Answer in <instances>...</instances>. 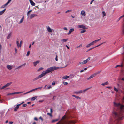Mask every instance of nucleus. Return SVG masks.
Listing matches in <instances>:
<instances>
[{"label": "nucleus", "mask_w": 124, "mask_h": 124, "mask_svg": "<svg viewBox=\"0 0 124 124\" xmlns=\"http://www.w3.org/2000/svg\"><path fill=\"white\" fill-rule=\"evenodd\" d=\"M60 68L59 67H56L54 66L50 67L48 68L47 70L43 72L40 75H39L37 77L35 78L32 80L33 81H35L40 78L43 77L45 75L54 70Z\"/></svg>", "instance_id": "f257e3e1"}, {"label": "nucleus", "mask_w": 124, "mask_h": 124, "mask_svg": "<svg viewBox=\"0 0 124 124\" xmlns=\"http://www.w3.org/2000/svg\"><path fill=\"white\" fill-rule=\"evenodd\" d=\"M109 124H121V121L119 120L116 119L115 120L111 119Z\"/></svg>", "instance_id": "f03ea898"}, {"label": "nucleus", "mask_w": 124, "mask_h": 124, "mask_svg": "<svg viewBox=\"0 0 124 124\" xmlns=\"http://www.w3.org/2000/svg\"><path fill=\"white\" fill-rule=\"evenodd\" d=\"M90 58L89 57L86 60L81 61L79 62L78 65H82L85 64L88 62L90 60Z\"/></svg>", "instance_id": "7ed1b4c3"}, {"label": "nucleus", "mask_w": 124, "mask_h": 124, "mask_svg": "<svg viewBox=\"0 0 124 124\" xmlns=\"http://www.w3.org/2000/svg\"><path fill=\"white\" fill-rule=\"evenodd\" d=\"M123 17H124V18L123 21V24L122 26V33L123 35H124V14L122 16H121L119 18L118 21H119Z\"/></svg>", "instance_id": "20e7f679"}, {"label": "nucleus", "mask_w": 124, "mask_h": 124, "mask_svg": "<svg viewBox=\"0 0 124 124\" xmlns=\"http://www.w3.org/2000/svg\"><path fill=\"white\" fill-rule=\"evenodd\" d=\"M101 39V38H100L99 39L95 40L94 41L92 42H91L90 43L91 45H93L95 43H96V42L99 41Z\"/></svg>", "instance_id": "39448f33"}, {"label": "nucleus", "mask_w": 124, "mask_h": 124, "mask_svg": "<svg viewBox=\"0 0 124 124\" xmlns=\"http://www.w3.org/2000/svg\"><path fill=\"white\" fill-rule=\"evenodd\" d=\"M12 83V82H10V83H7L4 86L2 87V89H4L5 88L7 87L9 85H11Z\"/></svg>", "instance_id": "423d86ee"}, {"label": "nucleus", "mask_w": 124, "mask_h": 124, "mask_svg": "<svg viewBox=\"0 0 124 124\" xmlns=\"http://www.w3.org/2000/svg\"><path fill=\"white\" fill-rule=\"evenodd\" d=\"M77 121L75 120H70L68 122V124H74L76 123Z\"/></svg>", "instance_id": "0eeeda50"}, {"label": "nucleus", "mask_w": 124, "mask_h": 124, "mask_svg": "<svg viewBox=\"0 0 124 124\" xmlns=\"http://www.w3.org/2000/svg\"><path fill=\"white\" fill-rule=\"evenodd\" d=\"M102 43L100 44H99V45H97V46H96L94 47H92V48H90V49H89V50H88L87 51V52H88V51H89L94 49V48H96V47H97L100 46H101V45H102V44H103V43Z\"/></svg>", "instance_id": "6e6552de"}, {"label": "nucleus", "mask_w": 124, "mask_h": 124, "mask_svg": "<svg viewBox=\"0 0 124 124\" xmlns=\"http://www.w3.org/2000/svg\"><path fill=\"white\" fill-rule=\"evenodd\" d=\"M97 74V73H94V74H93L89 78H87V79L88 80L90 79L91 78L94 77Z\"/></svg>", "instance_id": "1a4fd4ad"}, {"label": "nucleus", "mask_w": 124, "mask_h": 124, "mask_svg": "<svg viewBox=\"0 0 124 124\" xmlns=\"http://www.w3.org/2000/svg\"><path fill=\"white\" fill-rule=\"evenodd\" d=\"M83 92V91L82 90H80L77 91H75L74 92V93L76 94H78L81 93Z\"/></svg>", "instance_id": "9d476101"}, {"label": "nucleus", "mask_w": 124, "mask_h": 124, "mask_svg": "<svg viewBox=\"0 0 124 124\" xmlns=\"http://www.w3.org/2000/svg\"><path fill=\"white\" fill-rule=\"evenodd\" d=\"M78 28H83V29H87V28H86L85 26L83 25H78Z\"/></svg>", "instance_id": "9b49d317"}, {"label": "nucleus", "mask_w": 124, "mask_h": 124, "mask_svg": "<svg viewBox=\"0 0 124 124\" xmlns=\"http://www.w3.org/2000/svg\"><path fill=\"white\" fill-rule=\"evenodd\" d=\"M46 27L47 31L49 32H51L52 31V30L49 26H46Z\"/></svg>", "instance_id": "f8f14e48"}, {"label": "nucleus", "mask_w": 124, "mask_h": 124, "mask_svg": "<svg viewBox=\"0 0 124 124\" xmlns=\"http://www.w3.org/2000/svg\"><path fill=\"white\" fill-rule=\"evenodd\" d=\"M20 104H18L16 106L15 108V109L14 110V111H17V109L20 106Z\"/></svg>", "instance_id": "ddd939ff"}, {"label": "nucleus", "mask_w": 124, "mask_h": 124, "mask_svg": "<svg viewBox=\"0 0 124 124\" xmlns=\"http://www.w3.org/2000/svg\"><path fill=\"white\" fill-rule=\"evenodd\" d=\"M37 16V14H31L30 16V17L31 19H32L35 16Z\"/></svg>", "instance_id": "4468645a"}, {"label": "nucleus", "mask_w": 124, "mask_h": 124, "mask_svg": "<svg viewBox=\"0 0 124 124\" xmlns=\"http://www.w3.org/2000/svg\"><path fill=\"white\" fill-rule=\"evenodd\" d=\"M74 31V29L73 28H71L70 29L69 32L68 33V35H69L70 34L71 32L73 31Z\"/></svg>", "instance_id": "2eb2a0df"}, {"label": "nucleus", "mask_w": 124, "mask_h": 124, "mask_svg": "<svg viewBox=\"0 0 124 124\" xmlns=\"http://www.w3.org/2000/svg\"><path fill=\"white\" fill-rule=\"evenodd\" d=\"M81 14L83 16H85L86 15L85 11L84 10L82 11Z\"/></svg>", "instance_id": "dca6fc26"}, {"label": "nucleus", "mask_w": 124, "mask_h": 124, "mask_svg": "<svg viewBox=\"0 0 124 124\" xmlns=\"http://www.w3.org/2000/svg\"><path fill=\"white\" fill-rule=\"evenodd\" d=\"M109 83L108 81H107L105 83H102L101 85L102 86H105L108 84Z\"/></svg>", "instance_id": "f3484780"}, {"label": "nucleus", "mask_w": 124, "mask_h": 124, "mask_svg": "<svg viewBox=\"0 0 124 124\" xmlns=\"http://www.w3.org/2000/svg\"><path fill=\"white\" fill-rule=\"evenodd\" d=\"M40 62L39 61H36V62H34L33 63V64L34 66H36L37 64L39 63Z\"/></svg>", "instance_id": "a211bd4d"}, {"label": "nucleus", "mask_w": 124, "mask_h": 124, "mask_svg": "<svg viewBox=\"0 0 124 124\" xmlns=\"http://www.w3.org/2000/svg\"><path fill=\"white\" fill-rule=\"evenodd\" d=\"M7 68L9 70H11L13 68L10 65H7Z\"/></svg>", "instance_id": "6ab92c4d"}, {"label": "nucleus", "mask_w": 124, "mask_h": 124, "mask_svg": "<svg viewBox=\"0 0 124 124\" xmlns=\"http://www.w3.org/2000/svg\"><path fill=\"white\" fill-rule=\"evenodd\" d=\"M123 63L122 64L120 65H117L115 67V68H116L117 67H123Z\"/></svg>", "instance_id": "aec40b11"}, {"label": "nucleus", "mask_w": 124, "mask_h": 124, "mask_svg": "<svg viewBox=\"0 0 124 124\" xmlns=\"http://www.w3.org/2000/svg\"><path fill=\"white\" fill-rule=\"evenodd\" d=\"M12 33L10 32L8 36L7 37V39H9L11 36Z\"/></svg>", "instance_id": "412c9836"}, {"label": "nucleus", "mask_w": 124, "mask_h": 124, "mask_svg": "<svg viewBox=\"0 0 124 124\" xmlns=\"http://www.w3.org/2000/svg\"><path fill=\"white\" fill-rule=\"evenodd\" d=\"M6 10V9H5L3 10L0 11V15H2L5 12Z\"/></svg>", "instance_id": "4be33fe9"}, {"label": "nucleus", "mask_w": 124, "mask_h": 124, "mask_svg": "<svg viewBox=\"0 0 124 124\" xmlns=\"http://www.w3.org/2000/svg\"><path fill=\"white\" fill-rule=\"evenodd\" d=\"M24 18V16H23V17H22V18L20 22L18 23L19 24H20V23H21L23 22V21Z\"/></svg>", "instance_id": "5701e85b"}, {"label": "nucleus", "mask_w": 124, "mask_h": 124, "mask_svg": "<svg viewBox=\"0 0 124 124\" xmlns=\"http://www.w3.org/2000/svg\"><path fill=\"white\" fill-rule=\"evenodd\" d=\"M72 97H75L77 99H81V98L80 97H79L78 96H76L75 95H72Z\"/></svg>", "instance_id": "b1692460"}, {"label": "nucleus", "mask_w": 124, "mask_h": 124, "mask_svg": "<svg viewBox=\"0 0 124 124\" xmlns=\"http://www.w3.org/2000/svg\"><path fill=\"white\" fill-rule=\"evenodd\" d=\"M37 98V96H35L31 98V100L32 101H34Z\"/></svg>", "instance_id": "393cba45"}, {"label": "nucleus", "mask_w": 124, "mask_h": 124, "mask_svg": "<svg viewBox=\"0 0 124 124\" xmlns=\"http://www.w3.org/2000/svg\"><path fill=\"white\" fill-rule=\"evenodd\" d=\"M69 77L68 76L66 75L65 76H63L62 77V78L64 79H67Z\"/></svg>", "instance_id": "a878e982"}, {"label": "nucleus", "mask_w": 124, "mask_h": 124, "mask_svg": "<svg viewBox=\"0 0 124 124\" xmlns=\"http://www.w3.org/2000/svg\"><path fill=\"white\" fill-rule=\"evenodd\" d=\"M68 40V39H62L61 40V41L63 42H65L67 41Z\"/></svg>", "instance_id": "bb28decb"}, {"label": "nucleus", "mask_w": 124, "mask_h": 124, "mask_svg": "<svg viewBox=\"0 0 124 124\" xmlns=\"http://www.w3.org/2000/svg\"><path fill=\"white\" fill-rule=\"evenodd\" d=\"M30 3H31V5L33 6H35V3H34L33 1H31V2H30Z\"/></svg>", "instance_id": "cd10ccee"}, {"label": "nucleus", "mask_w": 124, "mask_h": 124, "mask_svg": "<svg viewBox=\"0 0 124 124\" xmlns=\"http://www.w3.org/2000/svg\"><path fill=\"white\" fill-rule=\"evenodd\" d=\"M43 69V68L42 67H40L39 69L38 70H37V71L39 72L41 70H42Z\"/></svg>", "instance_id": "c85d7f7f"}, {"label": "nucleus", "mask_w": 124, "mask_h": 124, "mask_svg": "<svg viewBox=\"0 0 124 124\" xmlns=\"http://www.w3.org/2000/svg\"><path fill=\"white\" fill-rule=\"evenodd\" d=\"M82 44H80L79 46L76 47V48H79L81 47H82Z\"/></svg>", "instance_id": "c756f323"}, {"label": "nucleus", "mask_w": 124, "mask_h": 124, "mask_svg": "<svg viewBox=\"0 0 124 124\" xmlns=\"http://www.w3.org/2000/svg\"><path fill=\"white\" fill-rule=\"evenodd\" d=\"M6 5V3L5 4L2 5L1 7V8H4L5 6L7 5Z\"/></svg>", "instance_id": "7c9ffc66"}, {"label": "nucleus", "mask_w": 124, "mask_h": 124, "mask_svg": "<svg viewBox=\"0 0 124 124\" xmlns=\"http://www.w3.org/2000/svg\"><path fill=\"white\" fill-rule=\"evenodd\" d=\"M16 43L17 45V47L18 48H19V47H20V44H19V42L17 40L16 41Z\"/></svg>", "instance_id": "2f4dec72"}, {"label": "nucleus", "mask_w": 124, "mask_h": 124, "mask_svg": "<svg viewBox=\"0 0 124 124\" xmlns=\"http://www.w3.org/2000/svg\"><path fill=\"white\" fill-rule=\"evenodd\" d=\"M31 11H32L31 10H29L28 11V12H27V15L28 16H29L30 13V12H31Z\"/></svg>", "instance_id": "473e14b6"}, {"label": "nucleus", "mask_w": 124, "mask_h": 124, "mask_svg": "<svg viewBox=\"0 0 124 124\" xmlns=\"http://www.w3.org/2000/svg\"><path fill=\"white\" fill-rule=\"evenodd\" d=\"M86 31V30L85 29H84L81 32V33H83L85 32Z\"/></svg>", "instance_id": "72a5a7b5"}, {"label": "nucleus", "mask_w": 124, "mask_h": 124, "mask_svg": "<svg viewBox=\"0 0 124 124\" xmlns=\"http://www.w3.org/2000/svg\"><path fill=\"white\" fill-rule=\"evenodd\" d=\"M58 119H55V120H52V122L53 123V122H54L57 121H58Z\"/></svg>", "instance_id": "f704fd0d"}, {"label": "nucleus", "mask_w": 124, "mask_h": 124, "mask_svg": "<svg viewBox=\"0 0 124 124\" xmlns=\"http://www.w3.org/2000/svg\"><path fill=\"white\" fill-rule=\"evenodd\" d=\"M91 44L90 43L89 44H88L86 46V47L87 48H88L89 47H90V46H91Z\"/></svg>", "instance_id": "c9c22d12"}, {"label": "nucleus", "mask_w": 124, "mask_h": 124, "mask_svg": "<svg viewBox=\"0 0 124 124\" xmlns=\"http://www.w3.org/2000/svg\"><path fill=\"white\" fill-rule=\"evenodd\" d=\"M102 14L103 16L104 17L106 16V14L105 12L104 11H103L102 12Z\"/></svg>", "instance_id": "e433bc0d"}, {"label": "nucleus", "mask_w": 124, "mask_h": 124, "mask_svg": "<svg viewBox=\"0 0 124 124\" xmlns=\"http://www.w3.org/2000/svg\"><path fill=\"white\" fill-rule=\"evenodd\" d=\"M47 115H49L51 117H52V114L51 113H47Z\"/></svg>", "instance_id": "4c0bfd02"}, {"label": "nucleus", "mask_w": 124, "mask_h": 124, "mask_svg": "<svg viewBox=\"0 0 124 124\" xmlns=\"http://www.w3.org/2000/svg\"><path fill=\"white\" fill-rule=\"evenodd\" d=\"M15 92L10 93L8 94V95H12V94H15Z\"/></svg>", "instance_id": "58836bf2"}, {"label": "nucleus", "mask_w": 124, "mask_h": 124, "mask_svg": "<svg viewBox=\"0 0 124 124\" xmlns=\"http://www.w3.org/2000/svg\"><path fill=\"white\" fill-rule=\"evenodd\" d=\"M72 11V10H69L65 12L66 13H67L69 12H71Z\"/></svg>", "instance_id": "ea45409f"}, {"label": "nucleus", "mask_w": 124, "mask_h": 124, "mask_svg": "<svg viewBox=\"0 0 124 124\" xmlns=\"http://www.w3.org/2000/svg\"><path fill=\"white\" fill-rule=\"evenodd\" d=\"M15 94H19V93H23V92H15Z\"/></svg>", "instance_id": "a19ab883"}, {"label": "nucleus", "mask_w": 124, "mask_h": 124, "mask_svg": "<svg viewBox=\"0 0 124 124\" xmlns=\"http://www.w3.org/2000/svg\"><path fill=\"white\" fill-rule=\"evenodd\" d=\"M90 88H87L86 89H85L84 90H83V92H85L86 91H87V90H88L89 89H90Z\"/></svg>", "instance_id": "79ce46f5"}, {"label": "nucleus", "mask_w": 124, "mask_h": 124, "mask_svg": "<svg viewBox=\"0 0 124 124\" xmlns=\"http://www.w3.org/2000/svg\"><path fill=\"white\" fill-rule=\"evenodd\" d=\"M114 90L116 91V92H117L118 91V90L115 87H114Z\"/></svg>", "instance_id": "37998d69"}, {"label": "nucleus", "mask_w": 124, "mask_h": 124, "mask_svg": "<svg viewBox=\"0 0 124 124\" xmlns=\"http://www.w3.org/2000/svg\"><path fill=\"white\" fill-rule=\"evenodd\" d=\"M12 0H9L6 3V5H8L11 1Z\"/></svg>", "instance_id": "c03bdc74"}, {"label": "nucleus", "mask_w": 124, "mask_h": 124, "mask_svg": "<svg viewBox=\"0 0 124 124\" xmlns=\"http://www.w3.org/2000/svg\"><path fill=\"white\" fill-rule=\"evenodd\" d=\"M22 42H23L21 40L20 41V47H21V45H22Z\"/></svg>", "instance_id": "a18cd8bd"}, {"label": "nucleus", "mask_w": 124, "mask_h": 124, "mask_svg": "<svg viewBox=\"0 0 124 124\" xmlns=\"http://www.w3.org/2000/svg\"><path fill=\"white\" fill-rule=\"evenodd\" d=\"M42 88V87H38L37 88H35V89L36 90L38 89H39Z\"/></svg>", "instance_id": "49530a36"}, {"label": "nucleus", "mask_w": 124, "mask_h": 124, "mask_svg": "<svg viewBox=\"0 0 124 124\" xmlns=\"http://www.w3.org/2000/svg\"><path fill=\"white\" fill-rule=\"evenodd\" d=\"M63 84L65 85H66L68 84V83L67 82H64L63 83Z\"/></svg>", "instance_id": "de8ad7c7"}, {"label": "nucleus", "mask_w": 124, "mask_h": 124, "mask_svg": "<svg viewBox=\"0 0 124 124\" xmlns=\"http://www.w3.org/2000/svg\"><path fill=\"white\" fill-rule=\"evenodd\" d=\"M30 53V52L29 51H28L27 52V53L26 54V56H29Z\"/></svg>", "instance_id": "09e8293b"}, {"label": "nucleus", "mask_w": 124, "mask_h": 124, "mask_svg": "<svg viewBox=\"0 0 124 124\" xmlns=\"http://www.w3.org/2000/svg\"><path fill=\"white\" fill-rule=\"evenodd\" d=\"M55 82L54 81L52 82V85H55Z\"/></svg>", "instance_id": "8fccbe9b"}, {"label": "nucleus", "mask_w": 124, "mask_h": 124, "mask_svg": "<svg viewBox=\"0 0 124 124\" xmlns=\"http://www.w3.org/2000/svg\"><path fill=\"white\" fill-rule=\"evenodd\" d=\"M22 67V66L21 65L18 67L16 68V69H18L20 68L21 67Z\"/></svg>", "instance_id": "3c124183"}, {"label": "nucleus", "mask_w": 124, "mask_h": 124, "mask_svg": "<svg viewBox=\"0 0 124 124\" xmlns=\"http://www.w3.org/2000/svg\"><path fill=\"white\" fill-rule=\"evenodd\" d=\"M35 90V89H32V90L29 91V92H32V91H33Z\"/></svg>", "instance_id": "603ef678"}, {"label": "nucleus", "mask_w": 124, "mask_h": 124, "mask_svg": "<svg viewBox=\"0 0 124 124\" xmlns=\"http://www.w3.org/2000/svg\"><path fill=\"white\" fill-rule=\"evenodd\" d=\"M52 88V87L51 86V85H50V86H49V87H48L47 89H50V88Z\"/></svg>", "instance_id": "864d4df0"}, {"label": "nucleus", "mask_w": 124, "mask_h": 124, "mask_svg": "<svg viewBox=\"0 0 124 124\" xmlns=\"http://www.w3.org/2000/svg\"><path fill=\"white\" fill-rule=\"evenodd\" d=\"M27 104H23V106H22L23 107H25L26 106H27Z\"/></svg>", "instance_id": "5fc2aeb1"}, {"label": "nucleus", "mask_w": 124, "mask_h": 124, "mask_svg": "<svg viewBox=\"0 0 124 124\" xmlns=\"http://www.w3.org/2000/svg\"><path fill=\"white\" fill-rule=\"evenodd\" d=\"M39 119H41L42 121L43 120V119L41 116H40L39 117Z\"/></svg>", "instance_id": "6e6d98bb"}, {"label": "nucleus", "mask_w": 124, "mask_h": 124, "mask_svg": "<svg viewBox=\"0 0 124 124\" xmlns=\"http://www.w3.org/2000/svg\"><path fill=\"white\" fill-rule=\"evenodd\" d=\"M55 60L56 61H58V59H57V56L56 55L55 58Z\"/></svg>", "instance_id": "4d7b16f0"}, {"label": "nucleus", "mask_w": 124, "mask_h": 124, "mask_svg": "<svg viewBox=\"0 0 124 124\" xmlns=\"http://www.w3.org/2000/svg\"><path fill=\"white\" fill-rule=\"evenodd\" d=\"M13 123V122L12 121H10L9 122V124H12Z\"/></svg>", "instance_id": "13d9d810"}, {"label": "nucleus", "mask_w": 124, "mask_h": 124, "mask_svg": "<svg viewBox=\"0 0 124 124\" xmlns=\"http://www.w3.org/2000/svg\"><path fill=\"white\" fill-rule=\"evenodd\" d=\"M34 119L35 120H36V121H37L38 120V119L36 117H34Z\"/></svg>", "instance_id": "bf43d9fd"}, {"label": "nucleus", "mask_w": 124, "mask_h": 124, "mask_svg": "<svg viewBox=\"0 0 124 124\" xmlns=\"http://www.w3.org/2000/svg\"><path fill=\"white\" fill-rule=\"evenodd\" d=\"M65 118V117L64 116L62 118V119H64Z\"/></svg>", "instance_id": "052dcab7"}, {"label": "nucleus", "mask_w": 124, "mask_h": 124, "mask_svg": "<svg viewBox=\"0 0 124 124\" xmlns=\"http://www.w3.org/2000/svg\"><path fill=\"white\" fill-rule=\"evenodd\" d=\"M94 0H92L91 1V2L90 3V4H92V2L93 1H94Z\"/></svg>", "instance_id": "680f3d73"}, {"label": "nucleus", "mask_w": 124, "mask_h": 124, "mask_svg": "<svg viewBox=\"0 0 124 124\" xmlns=\"http://www.w3.org/2000/svg\"><path fill=\"white\" fill-rule=\"evenodd\" d=\"M64 29L66 30H67V29L66 27H64Z\"/></svg>", "instance_id": "e2e57ef3"}, {"label": "nucleus", "mask_w": 124, "mask_h": 124, "mask_svg": "<svg viewBox=\"0 0 124 124\" xmlns=\"http://www.w3.org/2000/svg\"><path fill=\"white\" fill-rule=\"evenodd\" d=\"M66 46L68 49H69L70 48L67 45H66Z\"/></svg>", "instance_id": "0e129e2a"}, {"label": "nucleus", "mask_w": 124, "mask_h": 124, "mask_svg": "<svg viewBox=\"0 0 124 124\" xmlns=\"http://www.w3.org/2000/svg\"><path fill=\"white\" fill-rule=\"evenodd\" d=\"M50 111H51V114L52 113V108H50Z\"/></svg>", "instance_id": "69168bd1"}, {"label": "nucleus", "mask_w": 124, "mask_h": 124, "mask_svg": "<svg viewBox=\"0 0 124 124\" xmlns=\"http://www.w3.org/2000/svg\"><path fill=\"white\" fill-rule=\"evenodd\" d=\"M26 63H24V64H23L21 65L22 66H22H25V65H26Z\"/></svg>", "instance_id": "338daca9"}, {"label": "nucleus", "mask_w": 124, "mask_h": 124, "mask_svg": "<svg viewBox=\"0 0 124 124\" xmlns=\"http://www.w3.org/2000/svg\"><path fill=\"white\" fill-rule=\"evenodd\" d=\"M15 52L16 53H17V50L16 49H15Z\"/></svg>", "instance_id": "774afa93"}]
</instances>
